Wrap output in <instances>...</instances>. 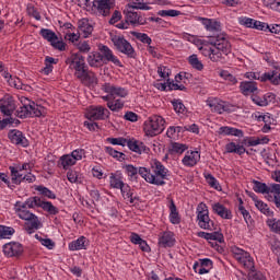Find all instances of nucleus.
I'll use <instances>...</instances> for the list:
<instances>
[{"mask_svg":"<svg viewBox=\"0 0 280 280\" xmlns=\"http://www.w3.org/2000/svg\"><path fill=\"white\" fill-rule=\"evenodd\" d=\"M197 235L198 237H202V240H213L217 242H222V240H224V236L218 232H213V233L198 232Z\"/></svg>","mask_w":280,"mask_h":280,"instance_id":"42","label":"nucleus"},{"mask_svg":"<svg viewBox=\"0 0 280 280\" xmlns=\"http://www.w3.org/2000/svg\"><path fill=\"white\" fill-rule=\"evenodd\" d=\"M267 200L273 202L277 209H280V184H272L267 195Z\"/></svg>","mask_w":280,"mask_h":280,"instance_id":"27","label":"nucleus"},{"mask_svg":"<svg viewBox=\"0 0 280 280\" xmlns=\"http://www.w3.org/2000/svg\"><path fill=\"white\" fill-rule=\"evenodd\" d=\"M106 141L112 145H121L122 148L128 145V140L126 138H107Z\"/></svg>","mask_w":280,"mask_h":280,"instance_id":"57","label":"nucleus"},{"mask_svg":"<svg viewBox=\"0 0 280 280\" xmlns=\"http://www.w3.org/2000/svg\"><path fill=\"white\" fill-rule=\"evenodd\" d=\"M11 172V180L14 183V185H21L23 183V178H25V171H21V167L18 166H10L9 167Z\"/></svg>","mask_w":280,"mask_h":280,"instance_id":"34","label":"nucleus"},{"mask_svg":"<svg viewBox=\"0 0 280 280\" xmlns=\"http://www.w3.org/2000/svg\"><path fill=\"white\" fill-rule=\"evenodd\" d=\"M0 73L4 78V80H7L8 84L13 86L14 89H18L21 91H27V89H30V86H27L26 84H23V81H21V79L16 77H12V74H10V72H8L5 68H2V71H0Z\"/></svg>","mask_w":280,"mask_h":280,"instance_id":"18","label":"nucleus"},{"mask_svg":"<svg viewBox=\"0 0 280 280\" xmlns=\"http://www.w3.org/2000/svg\"><path fill=\"white\" fill-rule=\"evenodd\" d=\"M188 62L192 67V69H196L197 71H202V69H205V65H202V61L198 59V55L189 56Z\"/></svg>","mask_w":280,"mask_h":280,"instance_id":"46","label":"nucleus"},{"mask_svg":"<svg viewBox=\"0 0 280 280\" xmlns=\"http://www.w3.org/2000/svg\"><path fill=\"white\" fill-rule=\"evenodd\" d=\"M124 168H125L127 175L130 176L131 178L137 176V174H139V168L135 167V165L127 164V165H125Z\"/></svg>","mask_w":280,"mask_h":280,"instance_id":"64","label":"nucleus"},{"mask_svg":"<svg viewBox=\"0 0 280 280\" xmlns=\"http://www.w3.org/2000/svg\"><path fill=\"white\" fill-rule=\"evenodd\" d=\"M37 191L42 194V196H45L46 198H49L50 200H56V194L54 191L49 190V188L45 186H38Z\"/></svg>","mask_w":280,"mask_h":280,"instance_id":"58","label":"nucleus"},{"mask_svg":"<svg viewBox=\"0 0 280 280\" xmlns=\"http://www.w3.org/2000/svg\"><path fill=\"white\" fill-rule=\"evenodd\" d=\"M187 150H189V147L185 143L173 142L171 144V152H173V154H183L184 152H187Z\"/></svg>","mask_w":280,"mask_h":280,"instance_id":"45","label":"nucleus"},{"mask_svg":"<svg viewBox=\"0 0 280 280\" xmlns=\"http://www.w3.org/2000/svg\"><path fill=\"white\" fill-rule=\"evenodd\" d=\"M158 74L160 78H162V80H168L170 75H172V70H170V68L166 66H160L158 67Z\"/></svg>","mask_w":280,"mask_h":280,"instance_id":"56","label":"nucleus"},{"mask_svg":"<svg viewBox=\"0 0 280 280\" xmlns=\"http://www.w3.org/2000/svg\"><path fill=\"white\" fill-rule=\"evenodd\" d=\"M173 108L177 115H183L185 113V105L179 100H175L172 102Z\"/></svg>","mask_w":280,"mask_h":280,"instance_id":"62","label":"nucleus"},{"mask_svg":"<svg viewBox=\"0 0 280 280\" xmlns=\"http://www.w3.org/2000/svg\"><path fill=\"white\" fill-rule=\"evenodd\" d=\"M102 91L107 95L102 96L104 102L108 100H117V97H128V90L113 83H105L102 85Z\"/></svg>","mask_w":280,"mask_h":280,"instance_id":"11","label":"nucleus"},{"mask_svg":"<svg viewBox=\"0 0 280 280\" xmlns=\"http://www.w3.org/2000/svg\"><path fill=\"white\" fill-rule=\"evenodd\" d=\"M198 163H200V152L198 151H187L182 159L184 167H196Z\"/></svg>","mask_w":280,"mask_h":280,"instance_id":"20","label":"nucleus"},{"mask_svg":"<svg viewBox=\"0 0 280 280\" xmlns=\"http://www.w3.org/2000/svg\"><path fill=\"white\" fill-rule=\"evenodd\" d=\"M120 191L122 198L127 200L129 205H137V200H139V198L132 196V189H130V186H128V184H125L120 188Z\"/></svg>","mask_w":280,"mask_h":280,"instance_id":"38","label":"nucleus"},{"mask_svg":"<svg viewBox=\"0 0 280 280\" xmlns=\"http://www.w3.org/2000/svg\"><path fill=\"white\" fill-rule=\"evenodd\" d=\"M23 202L15 203V213L21 220H25V231L28 234L34 233V231L38 230L40 226V221H38V217L27 210Z\"/></svg>","mask_w":280,"mask_h":280,"instance_id":"4","label":"nucleus"},{"mask_svg":"<svg viewBox=\"0 0 280 280\" xmlns=\"http://www.w3.org/2000/svg\"><path fill=\"white\" fill-rule=\"evenodd\" d=\"M136 10H150V5L145 3L147 0H130Z\"/></svg>","mask_w":280,"mask_h":280,"instance_id":"61","label":"nucleus"},{"mask_svg":"<svg viewBox=\"0 0 280 280\" xmlns=\"http://www.w3.org/2000/svg\"><path fill=\"white\" fill-rule=\"evenodd\" d=\"M165 130V118L160 115L149 117L143 124V131L147 137H156Z\"/></svg>","mask_w":280,"mask_h":280,"instance_id":"5","label":"nucleus"},{"mask_svg":"<svg viewBox=\"0 0 280 280\" xmlns=\"http://www.w3.org/2000/svg\"><path fill=\"white\" fill-rule=\"evenodd\" d=\"M197 21L201 22L206 32H211L212 34H215V32H222V23L215 19L198 18Z\"/></svg>","mask_w":280,"mask_h":280,"instance_id":"17","label":"nucleus"},{"mask_svg":"<svg viewBox=\"0 0 280 280\" xmlns=\"http://www.w3.org/2000/svg\"><path fill=\"white\" fill-rule=\"evenodd\" d=\"M168 210H170V222L171 224H180V214H178V209L176 208V203L174 199H168Z\"/></svg>","mask_w":280,"mask_h":280,"instance_id":"33","label":"nucleus"},{"mask_svg":"<svg viewBox=\"0 0 280 280\" xmlns=\"http://www.w3.org/2000/svg\"><path fill=\"white\" fill-rule=\"evenodd\" d=\"M20 102L23 104L16 110V117L20 119H26V117H45L47 115V109L32 101L27 97H21Z\"/></svg>","mask_w":280,"mask_h":280,"instance_id":"3","label":"nucleus"},{"mask_svg":"<svg viewBox=\"0 0 280 280\" xmlns=\"http://www.w3.org/2000/svg\"><path fill=\"white\" fill-rule=\"evenodd\" d=\"M78 30L83 38H89L93 34V25L86 19L79 20Z\"/></svg>","mask_w":280,"mask_h":280,"instance_id":"30","label":"nucleus"},{"mask_svg":"<svg viewBox=\"0 0 280 280\" xmlns=\"http://www.w3.org/2000/svg\"><path fill=\"white\" fill-rule=\"evenodd\" d=\"M212 211L223 220H231L233 218L231 210L220 202L212 203Z\"/></svg>","mask_w":280,"mask_h":280,"instance_id":"28","label":"nucleus"},{"mask_svg":"<svg viewBox=\"0 0 280 280\" xmlns=\"http://www.w3.org/2000/svg\"><path fill=\"white\" fill-rule=\"evenodd\" d=\"M88 63L90 65V67H102V65H104V60L102 58V54L101 52H90V55L88 56Z\"/></svg>","mask_w":280,"mask_h":280,"instance_id":"39","label":"nucleus"},{"mask_svg":"<svg viewBox=\"0 0 280 280\" xmlns=\"http://www.w3.org/2000/svg\"><path fill=\"white\" fill-rule=\"evenodd\" d=\"M3 253L7 257H18L23 254V246L20 243H8L3 246Z\"/></svg>","mask_w":280,"mask_h":280,"instance_id":"25","label":"nucleus"},{"mask_svg":"<svg viewBox=\"0 0 280 280\" xmlns=\"http://www.w3.org/2000/svg\"><path fill=\"white\" fill-rule=\"evenodd\" d=\"M65 40H68V43H72L73 45H75V43L80 40V33H75V31H66Z\"/></svg>","mask_w":280,"mask_h":280,"instance_id":"52","label":"nucleus"},{"mask_svg":"<svg viewBox=\"0 0 280 280\" xmlns=\"http://www.w3.org/2000/svg\"><path fill=\"white\" fill-rule=\"evenodd\" d=\"M254 205L258 209V211L264 213V215H267V218H275V211H272L270 207H268V203L259 199H254Z\"/></svg>","mask_w":280,"mask_h":280,"instance_id":"37","label":"nucleus"},{"mask_svg":"<svg viewBox=\"0 0 280 280\" xmlns=\"http://www.w3.org/2000/svg\"><path fill=\"white\" fill-rule=\"evenodd\" d=\"M180 132H185L184 127H180V126H177V127L171 126V127L167 128L166 136L168 137V139H178Z\"/></svg>","mask_w":280,"mask_h":280,"instance_id":"44","label":"nucleus"},{"mask_svg":"<svg viewBox=\"0 0 280 280\" xmlns=\"http://www.w3.org/2000/svg\"><path fill=\"white\" fill-rule=\"evenodd\" d=\"M139 174L149 183V185H155V187H163L165 182L170 179L172 173L163 163L159 160H152L150 168L139 167Z\"/></svg>","mask_w":280,"mask_h":280,"instance_id":"2","label":"nucleus"},{"mask_svg":"<svg viewBox=\"0 0 280 280\" xmlns=\"http://www.w3.org/2000/svg\"><path fill=\"white\" fill-rule=\"evenodd\" d=\"M69 250H86L89 248V241L84 236H80L75 241H72L68 244Z\"/></svg>","mask_w":280,"mask_h":280,"instance_id":"31","label":"nucleus"},{"mask_svg":"<svg viewBox=\"0 0 280 280\" xmlns=\"http://www.w3.org/2000/svg\"><path fill=\"white\" fill-rule=\"evenodd\" d=\"M267 226L272 231V233H277L280 235V219L275 217H269L266 221Z\"/></svg>","mask_w":280,"mask_h":280,"instance_id":"40","label":"nucleus"},{"mask_svg":"<svg viewBox=\"0 0 280 280\" xmlns=\"http://www.w3.org/2000/svg\"><path fill=\"white\" fill-rule=\"evenodd\" d=\"M66 65H68L69 69L74 71V78H77V80L84 78V73L89 70L86 61H84V57L80 54H72L68 59H66Z\"/></svg>","mask_w":280,"mask_h":280,"instance_id":"7","label":"nucleus"},{"mask_svg":"<svg viewBox=\"0 0 280 280\" xmlns=\"http://www.w3.org/2000/svg\"><path fill=\"white\" fill-rule=\"evenodd\" d=\"M158 16H172V18H175V16H180V11L178 10H174V9H170V10H160L158 11Z\"/></svg>","mask_w":280,"mask_h":280,"instance_id":"59","label":"nucleus"},{"mask_svg":"<svg viewBox=\"0 0 280 280\" xmlns=\"http://www.w3.org/2000/svg\"><path fill=\"white\" fill-rule=\"evenodd\" d=\"M107 102V108L112 110L113 113H119L121 108H124V102L120 98L117 100H108Z\"/></svg>","mask_w":280,"mask_h":280,"instance_id":"41","label":"nucleus"},{"mask_svg":"<svg viewBox=\"0 0 280 280\" xmlns=\"http://www.w3.org/2000/svg\"><path fill=\"white\" fill-rule=\"evenodd\" d=\"M105 152L109 154V156H113V159H117V161L124 160L125 154L113 149L112 147H105Z\"/></svg>","mask_w":280,"mask_h":280,"instance_id":"55","label":"nucleus"},{"mask_svg":"<svg viewBox=\"0 0 280 280\" xmlns=\"http://www.w3.org/2000/svg\"><path fill=\"white\" fill-rule=\"evenodd\" d=\"M208 106L211 108L212 113H218V115H222V113H229L231 110L226 102L218 101V98L208 101Z\"/></svg>","mask_w":280,"mask_h":280,"instance_id":"22","label":"nucleus"},{"mask_svg":"<svg viewBox=\"0 0 280 280\" xmlns=\"http://www.w3.org/2000/svg\"><path fill=\"white\" fill-rule=\"evenodd\" d=\"M80 82L82 84H85V86H95L97 84V74L93 71L85 70L83 78H79Z\"/></svg>","mask_w":280,"mask_h":280,"instance_id":"35","label":"nucleus"},{"mask_svg":"<svg viewBox=\"0 0 280 280\" xmlns=\"http://www.w3.org/2000/svg\"><path fill=\"white\" fill-rule=\"evenodd\" d=\"M112 43L120 54H125V56H128L129 58H135V48H132V45H130L126 38L119 35H114L112 37Z\"/></svg>","mask_w":280,"mask_h":280,"instance_id":"13","label":"nucleus"},{"mask_svg":"<svg viewBox=\"0 0 280 280\" xmlns=\"http://www.w3.org/2000/svg\"><path fill=\"white\" fill-rule=\"evenodd\" d=\"M85 158L86 151L84 149H77L69 154L61 155L57 165L58 167H62V170H69V167H73L78 161H82V159Z\"/></svg>","mask_w":280,"mask_h":280,"instance_id":"8","label":"nucleus"},{"mask_svg":"<svg viewBox=\"0 0 280 280\" xmlns=\"http://www.w3.org/2000/svg\"><path fill=\"white\" fill-rule=\"evenodd\" d=\"M126 183H124V174L117 171L109 174V187L110 189H121Z\"/></svg>","mask_w":280,"mask_h":280,"instance_id":"26","label":"nucleus"},{"mask_svg":"<svg viewBox=\"0 0 280 280\" xmlns=\"http://www.w3.org/2000/svg\"><path fill=\"white\" fill-rule=\"evenodd\" d=\"M139 23V14L137 12H128L126 22H120L116 25L118 30H128V26L131 25H137Z\"/></svg>","mask_w":280,"mask_h":280,"instance_id":"32","label":"nucleus"},{"mask_svg":"<svg viewBox=\"0 0 280 280\" xmlns=\"http://www.w3.org/2000/svg\"><path fill=\"white\" fill-rule=\"evenodd\" d=\"M238 23L244 27H253L255 20L247 16H242V18H238Z\"/></svg>","mask_w":280,"mask_h":280,"instance_id":"63","label":"nucleus"},{"mask_svg":"<svg viewBox=\"0 0 280 280\" xmlns=\"http://www.w3.org/2000/svg\"><path fill=\"white\" fill-rule=\"evenodd\" d=\"M231 253L242 268L248 270L249 272H255V258H253L250 253L237 246L232 247Z\"/></svg>","mask_w":280,"mask_h":280,"instance_id":"6","label":"nucleus"},{"mask_svg":"<svg viewBox=\"0 0 280 280\" xmlns=\"http://www.w3.org/2000/svg\"><path fill=\"white\" fill-rule=\"evenodd\" d=\"M98 50L101 54V58H103V63L108 65V62H113L116 67H121V61L115 54H113V50L108 48L106 45H100Z\"/></svg>","mask_w":280,"mask_h":280,"instance_id":"15","label":"nucleus"},{"mask_svg":"<svg viewBox=\"0 0 280 280\" xmlns=\"http://www.w3.org/2000/svg\"><path fill=\"white\" fill-rule=\"evenodd\" d=\"M40 208L44 209V211H47V213H50V215H58L59 210L57 207L51 203V201H43Z\"/></svg>","mask_w":280,"mask_h":280,"instance_id":"47","label":"nucleus"},{"mask_svg":"<svg viewBox=\"0 0 280 280\" xmlns=\"http://www.w3.org/2000/svg\"><path fill=\"white\" fill-rule=\"evenodd\" d=\"M133 36L141 43H144L145 45H152V38H150V36H148V34L145 33L135 32Z\"/></svg>","mask_w":280,"mask_h":280,"instance_id":"60","label":"nucleus"},{"mask_svg":"<svg viewBox=\"0 0 280 280\" xmlns=\"http://www.w3.org/2000/svg\"><path fill=\"white\" fill-rule=\"evenodd\" d=\"M93 7L102 16H108L113 8H115V0H94Z\"/></svg>","mask_w":280,"mask_h":280,"instance_id":"16","label":"nucleus"},{"mask_svg":"<svg viewBox=\"0 0 280 280\" xmlns=\"http://www.w3.org/2000/svg\"><path fill=\"white\" fill-rule=\"evenodd\" d=\"M244 78L247 80H259L260 82H271V84H275L276 86L280 84L279 68L265 72L262 75L259 74V72H246Z\"/></svg>","mask_w":280,"mask_h":280,"instance_id":"10","label":"nucleus"},{"mask_svg":"<svg viewBox=\"0 0 280 280\" xmlns=\"http://www.w3.org/2000/svg\"><path fill=\"white\" fill-rule=\"evenodd\" d=\"M40 36H43V38L45 40H48V43H50V45L52 44L54 40H58V35H56L54 33V31L49 30V28H42L39 31Z\"/></svg>","mask_w":280,"mask_h":280,"instance_id":"43","label":"nucleus"},{"mask_svg":"<svg viewBox=\"0 0 280 280\" xmlns=\"http://www.w3.org/2000/svg\"><path fill=\"white\" fill-rule=\"evenodd\" d=\"M197 224L203 231H213L215 223L209 217V207L205 202H201L197 207Z\"/></svg>","mask_w":280,"mask_h":280,"instance_id":"9","label":"nucleus"},{"mask_svg":"<svg viewBox=\"0 0 280 280\" xmlns=\"http://www.w3.org/2000/svg\"><path fill=\"white\" fill-rule=\"evenodd\" d=\"M176 243V238H174V233L171 231H165L160 233L159 235V246L162 248H172Z\"/></svg>","mask_w":280,"mask_h":280,"instance_id":"21","label":"nucleus"},{"mask_svg":"<svg viewBox=\"0 0 280 280\" xmlns=\"http://www.w3.org/2000/svg\"><path fill=\"white\" fill-rule=\"evenodd\" d=\"M240 92L242 95H253V93H257V82L255 81H243L240 83Z\"/></svg>","mask_w":280,"mask_h":280,"instance_id":"29","label":"nucleus"},{"mask_svg":"<svg viewBox=\"0 0 280 280\" xmlns=\"http://www.w3.org/2000/svg\"><path fill=\"white\" fill-rule=\"evenodd\" d=\"M225 152L228 154H238L240 156H242V154H245L246 148L235 142H229L225 144Z\"/></svg>","mask_w":280,"mask_h":280,"instance_id":"36","label":"nucleus"},{"mask_svg":"<svg viewBox=\"0 0 280 280\" xmlns=\"http://www.w3.org/2000/svg\"><path fill=\"white\" fill-rule=\"evenodd\" d=\"M14 110H16V101L12 95L7 94L0 98V113H2V115L11 117Z\"/></svg>","mask_w":280,"mask_h":280,"instance_id":"14","label":"nucleus"},{"mask_svg":"<svg viewBox=\"0 0 280 280\" xmlns=\"http://www.w3.org/2000/svg\"><path fill=\"white\" fill-rule=\"evenodd\" d=\"M199 49L202 56L209 58L211 62H220L223 56H229V54H231V42L226 35L221 34L209 39L208 44L202 43Z\"/></svg>","mask_w":280,"mask_h":280,"instance_id":"1","label":"nucleus"},{"mask_svg":"<svg viewBox=\"0 0 280 280\" xmlns=\"http://www.w3.org/2000/svg\"><path fill=\"white\" fill-rule=\"evenodd\" d=\"M43 200L38 197H31L25 202H22V205L25 206L26 209H34L36 207H40Z\"/></svg>","mask_w":280,"mask_h":280,"instance_id":"50","label":"nucleus"},{"mask_svg":"<svg viewBox=\"0 0 280 280\" xmlns=\"http://www.w3.org/2000/svg\"><path fill=\"white\" fill-rule=\"evenodd\" d=\"M270 189H272V185L267 186L261 182H255L254 184V191H256L257 194H267L268 196L270 194Z\"/></svg>","mask_w":280,"mask_h":280,"instance_id":"49","label":"nucleus"},{"mask_svg":"<svg viewBox=\"0 0 280 280\" xmlns=\"http://www.w3.org/2000/svg\"><path fill=\"white\" fill-rule=\"evenodd\" d=\"M8 138L10 139L11 143H14L15 145H21L22 148H27V145H30V141H27L25 135H23L19 129L10 130Z\"/></svg>","mask_w":280,"mask_h":280,"instance_id":"19","label":"nucleus"},{"mask_svg":"<svg viewBox=\"0 0 280 280\" xmlns=\"http://www.w3.org/2000/svg\"><path fill=\"white\" fill-rule=\"evenodd\" d=\"M262 4L265 5V8H269L270 10H275L276 12H280L279 0H262Z\"/></svg>","mask_w":280,"mask_h":280,"instance_id":"54","label":"nucleus"},{"mask_svg":"<svg viewBox=\"0 0 280 280\" xmlns=\"http://www.w3.org/2000/svg\"><path fill=\"white\" fill-rule=\"evenodd\" d=\"M219 137H244V131L235 127L222 126L217 130Z\"/></svg>","mask_w":280,"mask_h":280,"instance_id":"24","label":"nucleus"},{"mask_svg":"<svg viewBox=\"0 0 280 280\" xmlns=\"http://www.w3.org/2000/svg\"><path fill=\"white\" fill-rule=\"evenodd\" d=\"M67 178L69 180V183H77V184H80L82 183V174H80L79 172L77 171H68L67 173Z\"/></svg>","mask_w":280,"mask_h":280,"instance_id":"51","label":"nucleus"},{"mask_svg":"<svg viewBox=\"0 0 280 280\" xmlns=\"http://www.w3.org/2000/svg\"><path fill=\"white\" fill-rule=\"evenodd\" d=\"M127 145L131 152H135L136 154H148L150 152V148L145 145V143L139 141V140H128Z\"/></svg>","mask_w":280,"mask_h":280,"instance_id":"23","label":"nucleus"},{"mask_svg":"<svg viewBox=\"0 0 280 280\" xmlns=\"http://www.w3.org/2000/svg\"><path fill=\"white\" fill-rule=\"evenodd\" d=\"M15 233L14 228L0 225V240H10Z\"/></svg>","mask_w":280,"mask_h":280,"instance_id":"48","label":"nucleus"},{"mask_svg":"<svg viewBox=\"0 0 280 280\" xmlns=\"http://www.w3.org/2000/svg\"><path fill=\"white\" fill-rule=\"evenodd\" d=\"M85 117L90 121H104L110 117V110L102 105H92L86 109Z\"/></svg>","mask_w":280,"mask_h":280,"instance_id":"12","label":"nucleus"},{"mask_svg":"<svg viewBox=\"0 0 280 280\" xmlns=\"http://www.w3.org/2000/svg\"><path fill=\"white\" fill-rule=\"evenodd\" d=\"M35 237L38 240V242L42 244V246H45L48 248V250H54L56 248V243L51 241L50 238H43V236L36 234Z\"/></svg>","mask_w":280,"mask_h":280,"instance_id":"53","label":"nucleus"}]
</instances>
